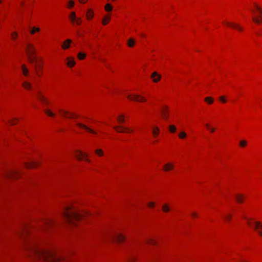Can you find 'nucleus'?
<instances>
[{
	"instance_id": "2",
	"label": "nucleus",
	"mask_w": 262,
	"mask_h": 262,
	"mask_svg": "<svg viewBox=\"0 0 262 262\" xmlns=\"http://www.w3.org/2000/svg\"><path fill=\"white\" fill-rule=\"evenodd\" d=\"M63 215L67 223L71 226H76V222L80 221L83 214L73 206H66Z\"/></svg>"
},
{
	"instance_id": "4",
	"label": "nucleus",
	"mask_w": 262,
	"mask_h": 262,
	"mask_svg": "<svg viewBox=\"0 0 262 262\" xmlns=\"http://www.w3.org/2000/svg\"><path fill=\"white\" fill-rule=\"evenodd\" d=\"M247 224L253 227L260 235H262V224L261 223L259 222H252L250 219H248Z\"/></svg>"
},
{
	"instance_id": "53",
	"label": "nucleus",
	"mask_w": 262,
	"mask_h": 262,
	"mask_svg": "<svg viewBox=\"0 0 262 262\" xmlns=\"http://www.w3.org/2000/svg\"><path fill=\"white\" fill-rule=\"evenodd\" d=\"M135 260V258L134 257L130 258L127 262H133L134 260Z\"/></svg>"
},
{
	"instance_id": "48",
	"label": "nucleus",
	"mask_w": 262,
	"mask_h": 262,
	"mask_svg": "<svg viewBox=\"0 0 262 262\" xmlns=\"http://www.w3.org/2000/svg\"><path fill=\"white\" fill-rule=\"evenodd\" d=\"M75 23L78 25H80L81 23V19L80 18H77V19H76Z\"/></svg>"
},
{
	"instance_id": "11",
	"label": "nucleus",
	"mask_w": 262,
	"mask_h": 262,
	"mask_svg": "<svg viewBox=\"0 0 262 262\" xmlns=\"http://www.w3.org/2000/svg\"><path fill=\"white\" fill-rule=\"evenodd\" d=\"M77 125L78 126H79V127H81L82 128H83L85 130H86L87 131H88L90 133H93V134H97V132L94 131V130L91 129L90 128H89V127H88L87 126L82 124V123H78L77 124Z\"/></svg>"
},
{
	"instance_id": "52",
	"label": "nucleus",
	"mask_w": 262,
	"mask_h": 262,
	"mask_svg": "<svg viewBox=\"0 0 262 262\" xmlns=\"http://www.w3.org/2000/svg\"><path fill=\"white\" fill-rule=\"evenodd\" d=\"M38 67L39 70H41V69L42 68V63H38Z\"/></svg>"
},
{
	"instance_id": "31",
	"label": "nucleus",
	"mask_w": 262,
	"mask_h": 262,
	"mask_svg": "<svg viewBox=\"0 0 262 262\" xmlns=\"http://www.w3.org/2000/svg\"><path fill=\"white\" fill-rule=\"evenodd\" d=\"M152 134L154 137H156L159 134V129L158 127H155L152 130Z\"/></svg>"
},
{
	"instance_id": "38",
	"label": "nucleus",
	"mask_w": 262,
	"mask_h": 262,
	"mask_svg": "<svg viewBox=\"0 0 262 262\" xmlns=\"http://www.w3.org/2000/svg\"><path fill=\"white\" fill-rule=\"evenodd\" d=\"M179 137L180 138V139H184L186 138V136H187V134L185 132H181L179 134Z\"/></svg>"
},
{
	"instance_id": "22",
	"label": "nucleus",
	"mask_w": 262,
	"mask_h": 262,
	"mask_svg": "<svg viewBox=\"0 0 262 262\" xmlns=\"http://www.w3.org/2000/svg\"><path fill=\"white\" fill-rule=\"evenodd\" d=\"M69 18L73 24L75 23V21L76 19H77V17L76 16V14L74 12H72L71 13V14L69 16Z\"/></svg>"
},
{
	"instance_id": "27",
	"label": "nucleus",
	"mask_w": 262,
	"mask_h": 262,
	"mask_svg": "<svg viewBox=\"0 0 262 262\" xmlns=\"http://www.w3.org/2000/svg\"><path fill=\"white\" fill-rule=\"evenodd\" d=\"M22 71L25 76H28L29 74V71L26 67L25 64H23L21 66Z\"/></svg>"
},
{
	"instance_id": "58",
	"label": "nucleus",
	"mask_w": 262,
	"mask_h": 262,
	"mask_svg": "<svg viewBox=\"0 0 262 262\" xmlns=\"http://www.w3.org/2000/svg\"><path fill=\"white\" fill-rule=\"evenodd\" d=\"M37 74H38V75L39 76H40V74H41V73H39H39H37Z\"/></svg>"
},
{
	"instance_id": "25",
	"label": "nucleus",
	"mask_w": 262,
	"mask_h": 262,
	"mask_svg": "<svg viewBox=\"0 0 262 262\" xmlns=\"http://www.w3.org/2000/svg\"><path fill=\"white\" fill-rule=\"evenodd\" d=\"M127 44L129 47H133L135 45V40L133 38H129L127 40Z\"/></svg>"
},
{
	"instance_id": "15",
	"label": "nucleus",
	"mask_w": 262,
	"mask_h": 262,
	"mask_svg": "<svg viewBox=\"0 0 262 262\" xmlns=\"http://www.w3.org/2000/svg\"><path fill=\"white\" fill-rule=\"evenodd\" d=\"M114 128L118 133H124L125 132V129L127 130L128 131L132 132V130H129L127 128H125L123 126H114Z\"/></svg>"
},
{
	"instance_id": "49",
	"label": "nucleus",
	"mask_w": 262,
	"mask_h": 262,
	"mask_svg": "<svg viewBox=\"0 0 262 262\" xmlns=\"http://www.w3.org/2000/svg\"><path fill=\"white\" fill-rule=\"evenodd\" d=\"M148 206L151 208H153L155 207V203L152 202H149L147 204Z\"/></svg>"
},
{
	"instance_id": "9",
	"label": "nucleus",
	"mask_w": 262,
	"mask_h": 262,
	"mask_svg": "<svg viewBox=\"0 0 262 262\" xmlns=\"http://www.w3.org/2000/svg\"><path fill=\"white\" fill-rule=\"evenodd\" d=\"M59 112L62 115H63L64 116L68 117L67 116L69 115V116L68 117L70 118H76L77 117V115H76L75 114H74L73 113H70L68 111H66L59 110Z\"/></svg>"
},
{
	"instance_id": "57",
	"label": "nucleus",
	"mask_w": 262,
	"mask_h": 262,
	"mask_svg": "<svg viewBox=\"0 0 262 262\" xmlns=\"http://www.w3.org/2000/svg\"><path fill=\"white\" fill-rule=\"evenodd\" d=\"M20 4H21V6H23L24 5V2H21Z\"/></svg>"
},
{
	"instance_id": "29",
	"label": "nucleus",
	"mask_w": 262,
	"mask_h": 262,
	"mask_svg": "<svg viewBox=\"0 0 262 262\" xmlns=\"http://www.w3.org/2000/svg\"><path fill=\"white\" fill-rule=\"evenodd\" d=\"M111 17L109 16H105L102 19V23L104 25L107 24V23L110 20Z\"/></svg>"
},
{
	"instance_id": "54",
	"label": "nucleus",
	"mask_w": 262,
	"mask_h": 262,
	"mask_svg": "<svg viewBox=\"0 0 262 262\" xmlns=\"http://www.w3.org/2000/svg\"><path fill=\"white\" fill-rule=\"evenodd\" d=\"M192 216L193 217H197L198 216V214L196 213H195V212H193L192 213Z\"/></svg>"
},
{
	"instance_id": "13",
	"label": "nucleus",
	"mask_w": 262,
	"mask_h": 262,
	"mask_svg": "<svg viewBox=\"0 0 262 262\" xmlns=\"http://www.w3.org/2000/svg\"><path fill=\"white\" fill-rule=\"evenodd\" d=\"M151 77L152 78L153 81L155 82H157L160 80L161 76L159 75L157 72H155L151 74Z\"/></svg>"
},
{
	"instance_id": "28",
	"label": "nucleus",
	"mask_w": 262,
	"mask_h": 262,
	"mask_svg": "<svg viewBox=\"0 0 262 262\" xmlns=\"http://www.w3.org/2000/svg\"><path fill=\"white\" fill-rule=\"evenodd\" d=\"M93 17V12L91 10H89L86 13V17L88 19H91Z\"/></svg>"
},
{
	"instance_id": "21",
	"label": "nucleus",
	"mask_w": 262,
	"mask_h": 262,
	"mask_svg": "<svg viewBox=\"0 0 262 262\" xmlns=\"http://www.w3.org/2000/svg\"><path fill=\"white\" fill-rule=\"evenodd\" d=\"M19 234L22 237L24 238L25 236H27L29 234V232L27 230V229L24 228L21 229V231H20Z\"/></svg>"
},
{
	"instance_id": "18",
	"label": "nucleus",
	"mask_w": 262,
	"mask_h": 262,
	"mask_svg": "<svg viewBox=\"0 0 262 262\" xmlns=\"http://www.w3.org/2000/svg\"><path fill=\"white\" fill-rule=\"evenodd\" d=\"M75 64V62L73 58H67V65L70 67H72Z\"/></svg>"
},
{
	"instance_id": "41",
	"label": "nucleus",
	"mask_w": 262,
	"mask_h": 262,
	"mask_svg": "<svg viewBox=\"0 0 262 262\" xmlns=\"http://www.w3.org/2000/svg\"><path fill=\"white\" fill-rule=\"evenodd\" d=\"M247 145V141L245 140H242L239 142V145L242 147H244Z\"/></svg>"
},
{
	"instance_id": "55",
	"label": "nucleus",
	"mask_w": 262,
	"mask_h": 262,
	"mask_svg": "<svg viewBox=\"0 0 262 262\" xmlns=\"http://www.w3.org/2000/svg\"><path fill=\"white\" fill-rule=\"evenodd\" d=\"M79 1L80 3H83V4L85 3L87 1V0H79Z\"/></svg>"
},
{
	"instance_id": "50",
	"label": "nucleus",
	"mask_w": 262,
	"mask_h": 262,
	"mask_svg": "<svg viewBox=\"0 0 262 262\" xmlns=\"http://www.w3.org/2000/svg\"><path fill=\"white\" fill-rule=\"evenodd\" d=\"M11 36L13 39H15L17 36V33L16 32H13L11 34Z\"/></svg>"
},
{
	"instance_id": "45",
	"label": "nucleus",
	"mask_w": 262,
	"mask_h": 262,
	"mask_svg": "<svg viewBox=\"0 0 262 262\" xmlns=\"http://www.w3.org/2000/svg\"><path fill=\"white\" fill-rule=\"evenodd\" d=\"M74 5V2L73 0H70L69 2V3H68V7L69 8H71L72 7H73Z\"/></svg>"
},
{
	"instance_id": "60",
	"label": "nucleus",
	"mask_w": 262,
	"mask_h": 262,
	"mask_svg": "<svg viewBox=\"0 0 262 262\" xmlns=\"http://www.w3.org/2000/svg\"><path fill=\"white\" fill-rule=\"evenodd\" d=\"M2 3V0H0V3Z\"/></svg>"
},
{
	"instance_id": "32",
	"label": "nucleus",
	"mask_w": 262,
	"mask_h": 262,
	"mask_svg": "<svg viewBox=\"0 0 262 262\" xmlns=\"http://www.w3.org/2000/svg\"><path fill=\"white\" fill-rule=\"evenodd\" d=\"M105 10L107 12H110L113 9V7L110 4H107L105 6Z\"/></svg>"
},
{
	"instance_id": "14",
	"label": "nucleus",
	"mask_w": 262,
	"mask_h": 262,
	"mask_svg": "<svg viewBox=\"0 0 262 262\" xmlns=\"http://www.w3.org/2000/svg\"><path fill=\"white\" fill-rule=\"evenodd\" d=\"M161 116L164 119L167 120L168 118V112L167 108H163L161 110Z\"/></svg>"
},
{
	"instance_id": "7",
	"label": "nucleus",
	"mask_w": 262,
	"mask_h": 262,
	"mask_svg": "<svg viewBox=\"0 0 262 262\" xmlns=\"http://www.w3.org/2000/svg\"><path fill=\"white\" fill-rule=\"evenodd\" d=\"M54 224V222L53 221L52 219H49V218H47V219H44L41 222V226L42 228H46L52 226Z\"/></svg>"
},
{
	"instance_id": "1",
	"label": "nucleus",
	"mask_w": 262,
	"mask_h": 262,
	"mask_svg": "<svg viewBox=\"0 0 262 262\" xmlns=\"http://www.w3.org/2000/svg\"><path fill=\"white\" fill-rule=\"evenodd\" d=\"M27 248L36 259L46 262H64L63 257L57 255L53 252L41 249L34 244L28 245Z\"/></svg>"
},
{
	"instance_id": "59",
	"label": "nucleus",
	"mask_w": 262,
	"mask_h": 262,
	"mask_svg": "<svg viewBox=\"0 0 262 262\" xmlns=\"http://www.w3.org/2000/svg\"><path fill=\"white\" fill-rule=\"evenodd\" d=\"M37 74H38V75L39 76H40V74H41V73H39H39H37Z\"/></svg>"
},
{
	"instance_id": "35",
	"label": "nucleus",
	"mask_w": 262,
	"mask_h": 262,
	"mask_svg": "<svg viewBox=\"0 0 262 262\" xmlns=\"http://www.w3.org/2000/svg\"><path fill=\"white\" fill-rule=\"evenodd\" d=\"M204 100L205 101L208 102L209 104H212L214 101L213 99L210 97H206Z\"/></svg>"
},
{
	"instance_id": "44",
	"label": "nucleus",
	"mask_w": 262,
	"mask_h": 262,
	"mask_svg": "<svg viewBox=\"0 0 262 262\" xmlns=\"http://www.w3.org/2000/svg\"><path fill=\"white\" fill-rule=\"evenodd\" d=\"M205 126L211 132L213 133L215 131V129L213 127H210L209 125L208 124H206Z\"/></svg>"
},
{
	"instance_id": "51",
	"label": "nucleus",
	"mask_w": 262,
	"mask_h": 262,
	"mask_svg": "<svg viewBox=\"0 0 262 262\" xmlns=\"http://www.w3.org/2000/svg\"><path fill=\"white\" fill-rule=\"evenodd\" d=\"M220 100L221 101H222L223 102H224V103L226 102V100L225 98V97H224V96H221V97H220Z\"/></svg>"
},
{
	"instance_id": "47",
	"label": "nucleus",
	"mask_w": 262,
	"mask_h": 262,
	"mask_svg": "<svg viewBox=\"0 0 262 262\" xmlns=\"http://www.w3.org/2000/svg\"><path fill=\"white\" fill-rule=\"evenodd\" d=\"M18 174V173H17V172H11L9 174V177H11V178H14L15 177V176H17Z\"/></svg>"
},
{
	"instance_id": "6",
	"label": "nucleus",
	"mask_w": 262,
	"mask_h": 262,
	"mask_svg": "<svg viewBox=\"0 0 262 262\" xmlns=\"http://www.w3.org/2000/svg\"><path fill=\"white\" fill-rule=\"evenodd\" d=\"M26 51L28 56L35 55L36 52L35 47L31 43L26 45Z\"/></svg>"
},
{
	"instance_id": "30",
	"label": "nucleus",
	"mask_w": 262,
	"mask_h": 262,
	"mask_svg": "<svg viewBox=\"0 0 262 262\" xmlns=\"http://www.w3.org/2000/svg\"><path fill=\"white\" fill-rule=\"evenodd\" d=\"M145 242L147 244L150 245H155L156 244V242L151 238H147L145 239Z\"/></svg>"
},
{
	"instance_id": "17",
	"label": "nucleus",
	"mask_w": 262,
	"mask_h": 262,
	"mask_svg": "<svg viewBox=\"0 0 262 262\" xmlns=\"http://www.w3.org/2000/svg\"><path fill=\"white\" fill-rule=\"evenodd\" d=\"M72 40L70 39H67L62 44V48L63 49H67L70 47Z\"/></svg>"
},
{
	"instance_id": "8",
	"label": "nucleus",
	"mask_w": 262,
	"mask_h": 262,
	"mask_svg": "<svg viewBox=\"0 0 262 262\" xmlns=\"http://www.w3.org/2000/svg\"><path fill=\"white\" fill-rule=\"evenodd\" d=\"M112 237L114 241L117 242L118 243H121L125 239V237L121 234H113Z\"/></svg>"
},
{
	"instance_id": "36",
	"label": "nucleus",
	"mask_w": 262,
	"mask_h": 262,
	"mask_svg": "<svg viewBox=\"0 0 262 262\" xmlns=\"http://www.w3.org/2000/svg\"><path fill=\"white\" fill-rule=\"evenodd\" d=\"M45 113L50 117H54L55 114L51 112L50 110H45Z\"/></svg>"
},
{
	"instance_id": "5",
	"label": "nucleus",
	"mask_w": 262,
	"mask_h": 262,
	"mask_svg": "<svg viewBox=\"0 0 262 262\" xmlns=\"http://www.w3.org/2000/svg\"><path fill=\"white\" fill-rule=\"evenodd\" d=\"M127 97L130 100H133L137 102H145L146 101L145 98L137 94L129 95Z\"/></svg>"
},
{
	"instance_id": "42",
	"label": "nucleus",
	"mask_w": 262,
	"mask_h": 262,
	"mask_svg": "<svg viewBox=\"0 0 262 262\" xmlns=\"http://www.w3.org/2000/svg\"><path fill=\"white\" fill-rule=\"evenodd\" d=\"M118 120L119 122H124V117L123 115H120L118 117Z\"/></svg>"
},
{
	"instance_id": "10",
	"label": "nucleus",
	"mask_w": 262,
	"mask_h": 262,
	"mask_svg": "<svg viewBox=\"0 0 262 262\" xmlns=\"http://www.w3.org/2000/svg\"><path fill=\"white\" fill-rule=\"evenodd\" d=\"M223 24H226L227 26L230 27L231 28L237 29L239 31H242L243 30L242 28L239 26L238 25L233 23L232 22H223Z\"/></svg>"
},
{
	"instance_id": "3",
	"label": "nucleus",
	"mask_w": 262,
	"mask_h": 262,
	"mask_svg": "<svg viewBox=\"0 0 262 262\" xmlns=\"http://www.w3.org/2000/svg\"><path fill=\"white\" fill-rule=\"evenodd\" d=\"M254 9H251L252 12L255 14V10H256L258 13L259 14V16H254L252 18L253 21L256 24H259L262 23V9L261 8L257 5V4L254 3Z\"/></svg>"
},
{
	"instance_id": "43",
	"label": "nucleus",
	"mask_w": 262,
	"mask_h": 262,
	"mask_svg": "<svg viewBox=\"0 0 262 262\" xmlns=\"http://www.w3.org/2000/svg\"><path fill=\"white\" fill-rule=\"evenodd\" d=\"M232 215L231 214H227L224 217V219L226 221H229Z\"/></svg>"
},
{
	"instance_id": "33",
	"label": "nucleus",
	"mask_w": 262,
	"mask_h": 262,
	"mask_svg": "<svg viewBox=\"0 0 262 262\" xmlns=\"http://www.w3.org/2000/svg\"><path fill=\"white\" fill-rule=\"evenodd\" d=\"M29 60L30 62L32 63H34V62L36 61L37 58H36V56H35V55H34L29 56Z\"/></svg>"
},
{
	"instance_id": "19",
	"label": "nucleus",
	"mask_w": 262,
	"mask_h": 262,
	"mask_svg": "<svg viewBox=\"0 0 262 262\" xmlns=\"http://www.w3.org/2000/svg\"><path fill=\"white\" fill-rule=\"evenodd\" d=\"M25 165L26 167L31 168L36 166L37 165V163L36 162L32 161L29 163H26Z\"/></svg>"
},
{
	"instance_id": "12",
	"label": "nucleus",
	"mask_w": 262,
	"mask_h": 262,
	"mask_svg": "<svg viewBox=\"0 0 262 262\" xmlns=\"http://www.w3.org/2000/svg\"><path fill=\"white\" fill-rule=\"evenodd\" d=\"M37 99L43 104H49V101L44 97L41 94L38 93L37 96Z\"/></svg>"
},
{
	"instance_id": "39",
	"label": "nucleus",
	"mask_w": 262,
	"mask_h": 262,
	"mask_svg": "<svg viewBox=\"0 0 262 262\" xmlns=\"http://www.w3.org/2000/svg\"><path fill=\"white\" fill-rule=\"evenodd\" d=\"M40 31V29L39 28H36L35 27H33L32 30L30 31V33L32 34L35 33V32H39Z\"/></svg>"
},
{
	"instance_id": "26",
	"label": "nucleus",
	"mask_w": 262,
	"mask_h": 262,
	"mask_svg": "<svg viewBox=\"0 0 262 262\" xmlns=\"http://www.w3.org/2000/svg\"><path fill=\"white\" fill-rule=\"evenodd\" d=\"M235 198H236V201L239 203H242L244 199V197L242 194H236L235 195Z\"/></svg>"
},
{
	"instance_id": "20",
	"label": "nucleus",
	"mask_w": 262,
	"mask_h": 262,
	"mask_svg": "<svg viewBox=\"0 0 262 262\" xmlns=\"http://www.w3.org/2000/svg\"><path fill=\"white\" fill-rule=\"evenodd\" d=\"M173 168V165L171 163H167L164 165V170L165 171H169L172 170Z\"/></svg>"
},
{
	"instance_id": "46",
	"label": "nucleus",
	"mask_w": 262,
	"mask_h": 262,
	"mask_svg": "<svg viewBox=\"0 0 262 262\" xmlns=\"http://www.w3.org/2000/svg\"><path fill=\"white\" fill-rule=\"evenodd\" d=\"M16 121H17L16 119H14L9 120L8 123L11 125H14L16 123Z\"/></svg>"
},
{
	"instance_id": "23",
	"label": "nucleus",
	"mask_w": 262,
	"mask_h": 262,
	"mask_svg": "<svg viewBox=\"0 0 262 262\" xmlns=\"http://www.w3.org/2000/svg\"><path fill=\"white\" fill-rule=\"evenodd\" d=\"M162 210L164 212H168L170 210V207H169V205L167 204H164L162 206Z\"/></svg>"
},
{
	"instance_id": "37",
	"label": "nucleus",
	"mask_w": 262,
	"mask_h": 262,
	"mask_svg": "<svg viewBox=\"0 0 262 262\" xmlns=\"http://www.w3.org/2000/svg\"><path fill=\"white\" fill-rule=\"evenodd\" d=\"M85 56V54L81 52H79L77 55L78 58L80 60L84 59Z\"/></svg>"
},
{
	"instance_id": "24",
	"label": "nucleus",
	"mask_w": 262,
	"mask_h": 262,
	"mask_svg": "<svg viewBox=\"0 0 262 262\" xmlns=\"http://www.w3.org/2000/svg\"><path fill=\"white\" fill-rule=\"evenodd\" d=\"M23 86L26 90H30L32 88L31 83L27 81L23 83Z\"/></svg>"
},
{
	"instance_id": "16",
	"label": "nucleus",
	"mask_w": 262,
	"mask_h": 262,
	"mask_svg": "<svg viewBox=\"0 0 262 262\" xmlns=\"http://www.w3.org/2000/svg\"><path fill=\"white\" fill-rule=\"evenodd\" d=\"M75 156L78 160H82L84 157H87L88 155L81 152V151H78Z\"/></svg>"
},
{
	"instance_id": "40",
	"label": "nucleus",
	"mask_w": 262,
	"mask_h": 262,
	"mask_svg": "<svg viewBox=\"0 0 262 262\" xmlns=\"http://www.w3.org/2000/svg\"><path fill=\"white\" fill-rule=\"evenodd\" d=\"M95 152L99 156H102L103 155L102 150L100 149L95 150Z\"/></svg>"
},
{
	"instance_id": "56",
	"label": "nucleus",
	"mask_w": 262,
	"mask_h": 262,
	"mask_svg": "<svg viewBox=\"0 0 262 262\" xmlns=\"http://www.w3.org/2000/svg\"><path fill=\"white\" fill-rule=\"evenodd\" d=\"M85 160L88 162H90V160L87 158H85Z\"/></svg>"
},
{
	"instance_id": "34",
	"label": "nucleus",
	"mask_w": 262,
	"mask_h": 262,
	"mask_svg": "<svg viewBox=\"0 0 262 262\" xmlns=\"http://www.w3.org/2000/svg\"><path fill=\"white\" fill-rule=\"evenodd\" d=\"M176 130L177 128L174 125H170L169 126V130L170 132L172 133H175Z\"/></svg>"
}]
</instances>
